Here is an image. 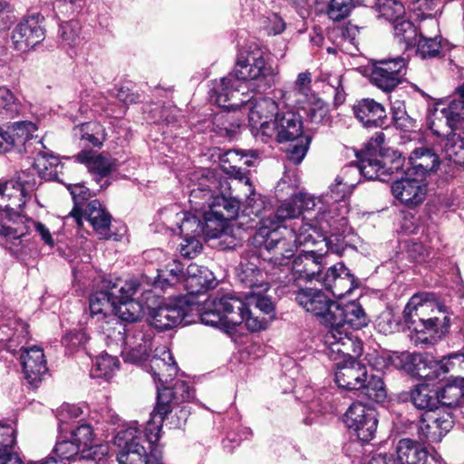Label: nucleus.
I'll return each mask as SVG.
<instances>
[{
	"mask_svg": "<svg viewBox=\"0 0 464 464\" xmlns=\"http://www.w3.org/2000/svg\"><path fill=\"white\" fill-rule=\"evenodd\" d=\"M437 396L440 404L450 408L459 406L460 400L464 397V379H455L452 382L446 384Z\"/></svg>",
	"mask_w": 464,
	"mask_h": 464,
	"instance_id": "nucleus-50",
	"label": "nucleus"
},
{
	"mask_svg": "<svg viewBox=\"0 0 464 464\" xmlns=\"http://www.w3.org/2000/svg\"><path fill=\"white\" fill-rule=\"evenodd\" d=\"M345 426L362 442L371 441L377 430V414L373 408L362 403H352L343 415Z\"/></svg>",
	"mask_w": 464,
	"mask_h": 464,
	"instance_id": "nucleus-16",
	"label": "nucleus"
},
{
	"mask_svg": "<svg viewBox=\"0 0 464 464\" xmlns=\"http://www.w3.org/2000/svg\"><path fill=\"white\" fill-rule=\"evenodd\" d=\"M266 292H245L246 302L231 295L208 298L200 314V321L206 325L225 331L233 330L242 323L252 332L265 329L267 324L265 317L256 315L248 306L254 305L262 314L272 317L275 307L271 299L265 295Z\"/></svg>",
	"mask_w": 464,
	"mask_h": 464,
	"instance_id": "nucleus-3",
	"label": "nucleus"
},
{
	"mask_svg": "<svg viewBox=\"0 0 464 464\" xmlns=\"http://www.w3.org/2000/svg\"><path fill=\"white\" fill-rule=\"evenodd\" d=\"M416 55L421 59H432L441 53L440 39L437 36H427L424 31H420L416 44Z\"/></svg>",
	"mask_w": 464,
	"mask_h": 464,
	"instance_id": "nucleus-53",
	"label": "nucleus"
},
{
	"mask_svg": "<svg viewBox=\"0 0 464 464\" xmlns=\"http://www.w3.org/2000/svg\"><path fill=\"white\" fill-rule=\"evenodd\" d=\"M426 294H417L411 296L403 310V318L410 329L416 333L439 332V326L448 328L450 317L443 316L441 321L438 316H430L435 310L442 312L441 306L426 298Z\"/></svg>",
	"mask_w": 464,
	"mask_h": 464,
	"instance_id": "nucleus-11",
	"label": "nucleus"
},
{
	"mask_svg": "<svg viewBox=\"0 0 464 464\" xmlns=\"http://www.w3.org/2000/svg\"><path fill=\"white\" fill-rule=\"evenodd\" d=\"M332 309V319L323 337L324 345L330 347L331 356L339 353H362L361 340L350 332V328L358 330L368 324L369 319L362 305L357 302L343 305L336 303Z\"/></svg>",
	"mask_w": 464,
	"mask_h": 464,
	"instance_id": "nucleus-4",
	"label": "nucleus"
},
{
	"mask_svg": "<svg viewBox=\"0 0 464 464\" xmlns=\"http://www.w3.org/2000/svg\"><path fill=\"white\" fill-rule=\"evenodd\" d=\"M248 107V125L252 135L260 140L262 130L266 126L272 124L273 120L279 113L278 103L272 98L262 97L254 102H246Z\"/></svg>",
	"mask_w": 464,
	"mask_h": 464,
	"instance_id": "nucleus-22",
	"label": "nucleus"
},
{
	"mask_svg": "<svg viewBox=\"0 0 464 464\" xmlns=\"http://www.w3.org/2000/svg\"><path fill=\"white\" fill-rule=\"evenodd\" d=\"M79 31L80 26L76 21H69L63 22L59 26V38L61 39V43L64 46L72 47L76 45L79 41Z\"/></svg>",
	"mask_w": 464,
	"mask_h": 464,
	"instance_id": "nucleus-63",
	"label": "nucleus"
},
{
	"mask_svg": "<svg viewBox=\"0 0 464 464\" xmlns=\"http://www.w3.org/2000/svg\"><path fill=\"white\" fill-rule=\"evenodd\" d=\"M82 450V459H95L98 451L104 454V447L94 443L92 428L86 423L79 425L72 431V439Z\"/></svg>",
	"mask_w": 464,
	"mask_h": 464,
	"instance_id": "nucleus-40",
	"label": "nucleus"
},
{
	"mask_svg": "<svg viewBox=\"0 0 464 464\" xmlns=\"http://www.w3.org/2000/svg\"><path fill=\"white\" fill-rule=\"evenodd\" d=\"M295 143L290 144L286 150V157L289 161L294 164H300L305 157L311 139L308 136H304L296 139Z\"/></svg>",
	"mask_w": 464,
	"mask_h": 464,
	"instance_id": "nucleus-64",
	"label": "nucleus"
},
{
	"mask_svg": "<svg viewBox=\"0 0 464 464\" xmlns=\"http://www.w3.org/2000/svg\"><path fill=\"white\" fill-rule=\"evenodd\" d=\"M183 283L189 295L202 294L217 285L215 276L209 269H203V273L197 277H184Z\"/></svg>",
	"mask_w": 464,
	"mask_h": 464,
	"instance_id": "nucleus-51",
	"label": "nucleus"
},
{
	"mask_svg": "<svg viewBox=\"0 0 464 464\" xmlns=\"http://www.w3.org/2000/svg\"><path fill=\"white\" fill-rule=\"evenodd\" d=\"M318 282L333 293L334 296L342 297L350 294L354 285V276L343 262L336 263L321 272Z\"/></svg>",
	"mask_w": 464,
	"mask_h": 464,
	"instance_id": "nucleus-27",
	"label": "nucleus"
},
{
	"mask_svg": "<svg viewBox=\"0 0 464 464\" xmlns=\"http://www.w3.org/2000/svg\"><path fill=\"white\" fill-rule=\"evenodd\" d=\"M257 261L256 257L252 260L243 258L237 267V278L245 288L248 289L247 292L268 291L269 289L268 283L258 269Z\"/></svg>",
	"mask_w": 464,
	"mask_h": 464,
	"instance_id": "nucleus-34",
	"label": "nucleus"
},
{
	"mask_svg": "<svg viewBox=\"0 0 464 464\" xmlns=\"http://www.w3.org/2000/svg\"><path fill=\"white\" fill-rule=\"evenodd\" d=\"M446 158L458 165H464V138L459 134L450 133L444 145Z\"/></svg>",
	"mask_w": 464,
	"mask_h": 464,
	"instance_id": "nucleus-56",
	"label": "nucleus"
},
{
	"mask_svg": "<svg viewBox=\"0 0 464 464\" xmlns=\"http://www.w3.org/2000/svg\"><path fill=\"white\" fill-rule=\"evenodd\" d=\"M459 98L453 99L446 108L441 110V113L446 118L447 124L455 128L458 123L464 120V82L458 87Z\"/></svg>",
	"mask_w": 464,
	"mask_h": 464,
	"instance_id": "nucleus-54",
	"label": "nucleus"
},
{
	"mask_svg": "<svg viewBox=\"0 0 464 464\" xmlns=\"http://www.w3.org/2000/svg\"><path fill=\"white\" fill-rule=\"evenodd\" d=\"M325 354L334 362V381L339 388L347 391L361 390L367 382L368 371L361 361L357 360L362 353L350 352L349 354L339 353L331 356L330 347L325 346Z\"/></svg>",
	"mask_w": 464,
	"mask_h": 464,
	"instance_id": "nucleus-12",
	"label": "nucleus"
},
{
	"mask_svg": "<svg viewBox=\"0 0 464 464\" xmlns=\"http://www.w3.org/2000/svg\"><path fill=\"white\" fill-rule=\"evenodd\" d=\"M198 213L199 216L190 214L188 212L181 214V222L178 223V225L179 232L183 237L200 238L204 234L213 237H218L219 234L214 229V225L209 223V227H208L206 220L202 217V212Z\"/></svg>",
	"mask_w": 464,
	"mask_h": 464,
	"instance_id": "nucleus-39",
	"label": "nucleus"
},
{
	"mask_svg": "<svg viewBox=\"0 0 464 464\" xmlns=\"http://www.w3.org/2000/svg\"><path fill=\"white\" fill-rule=\"evenodd\" d=\"M103 328L104 334L121 345V354L125 362L139 364L148 358L154 336L151 325L121 323L116 324L115 331L111 332V328Z\"/></svg>",
	"mask_w": 464,
	"mask_h": 464,
	"instance_id": "nucleus-8",
	"label": "nucleus"
},
{
	"mask_svg": "<svg viewBox=\"0 0 464 464\" xmlns=\"http://www.w3.org/2000/svg\"><path fill=\"white\" fill-rule=\"evenodd\" d=\"M304 137L303 121L301 116L292 111H286L273 120L269 126H266L261 133L260 141L269 143L272 141L284 142L295 141L296 139Z\"/></svg>",
	"mask_w": 464,
	"mask_h": 464,
	"instance_id": "nucleus-15",
	"label": "nucleus"
},
{
	"mask_svg": "<svg viewBox=\"0 0 464 464\" xmlns=\"http://www.w3.org/2000/svg\"><path fill=\"white\" fill-rule=\"evenodd\" d=\"M157 388V404L147 420L146 426L140 429L134 421L117 431L114 444L119 449L117 460L119 464H160L161 451L156 443L160 438L163 421L171 412V404L189 401L194 392L184 382L178 380Z\"/></svg>",
	"mask_w": 464,
	"mask_h": 464,
	"instance_id": "nucleus-1",
	"label": "nucleus"
},
{
	"mask_svg": "<svg viewBox=\"0 0 464 464\" xmlns=\"http://www.w3.org/2000/svg\"><path fill=\"white\" fill-rule=\"evenodd\" d=\"M73 136L80 140H85L94 147H101L106 140L104 128L96 121H90L76 126L73 129Z\"/></svg>",
	"mask_w": 464,
	"mask_h": 464,
	"instance_id": "nucleus-47",
	"label": "nucleus"
},
{
	"mask_svg": "<svg viewBox=\"0 0 464 464\" xmlns=\"http://www.w3.org/2000/svg\"><path fill=\"white\" fill-rule=\"evenodd\" d=\"M409 161L416 172L422 175L433 171L439 166V157L429 148H417L409 157Z\"/></svg>",
	"mask_w": 464,
	"mask_h": 464,
	"instance_id": "nucleus-45",
	"label": "nucleus"
},
{
	"mask_svg": "<svg viewBox=\"0 0 464 464\" xmlns=\"http://www.w3.org/2000/svg\"><path fill=\"white\" fill-rule=\"evenodd\" d=\"M20 361L26 382L33 388L38 387L48 372L43 349L37 345L21 348Z\"/></svg>",
	"mask_w": 464,
	"mask_h": 464,
	"instance_id": "nucleus-24",
	"label": "nucleus"
},
{
	"mask_svg": "<svg viewBox=\"0 0 464 464\" xmlns=\"http://www.w3.org/2000/svg\"><path fill=\"white\" fill-rule=\"evenodd\" d=\"M314 206V198L306 194L299 193L282 203L273 216L265 217L264 218H273L276 222L274 227H281L280 222L297 218L304 209H311Z\"/></svg>",
	"mask_w": 464,
	"mask_h": 464,
	"instance_id": "nucleus-32",
	"label": "nucleus"
},
{
	"mask_svg": "<svg viewBox=\"0 0 464 464\" xmlns=\"http://www.w3.org/2000/svg\"><path fill=\"white\" fill-rule=\"evenodd\" d=\"M391 191L401 205L413 208L424 201L427 187L422 180L405 177L394 180L392 183Z\"/></svg>",
	"mask_w": 464,
	"mask_h": 464,
	"instance_id": "nucleus-26",
	"label": "nucleus"
},
{
	"mask_svg": "<svg viewBox=\"0 0 464 464\" xmlns=\"http://www.w3.org/2000/svg\"><path fill=\"white\" fill-rule=\"evenodd\" d=\"M326 256L314 250L299 254L290 264V259L282 260L281 256L273 255L264 258V270L271 280L284 286L299 284V282H313L320 278L321 272L327 265Z\"/></svg>",
	"mask_w": 464,
	"mask_h": 464,
	"instance_id": "nucleus-5",
	"label": "nucleus"
},
{
	"mask_svg": "<svg viewBox=\"0 0 464 464\" xmlns=\"http://www.w3.org/2000/svg\"><path fill=\"white\" fill-rule=\"evenodd\" d=\"M411 401L418 410H424L425 412L429 411H436L440 408V399L437 396V392L431 390L427 384H420L415 386L410 394Z\"/></svg>",
	"mask_w": 464,
	"mask_h": 464,
	"instance_id": "nucleus-43",
	"label": "nucleus"
},
{
	"mask_svg": "<svg viewBox=\"0 0 464 464\" xmlns=\"http://www.w3.org/2000/svg\"><path fill=\"white\" fill-rule=\"evenodd\" d=\"M330 212H318L314 220L302 218L294 227H274L273 218H261L252 237V245L269 254L281 256L282 260L291 259L299 246L314 245L323 239L334 222L328 218Z\"/></svg>",
	"mask_w": 464,
	"mask_h": 464,
	"instance_id": "nucleus-2",
	"label": "nucleus"
},
{
	"mask_svg": "<svg viewBox=\"0 0 464 464\" xmlns=\"http://www.w3.org/2000/svg\"><path fill=\"white\" fill-rule=\"evenodd\" d=\"M198 179L197 188L191 189L189 194V203L191 208L198 212L206 208L208 201L211 200L217 194L219 182L215 175L209 170H204L199 176H196Z\"/></svg>",
	"mask_w": 464,
	"mask_h": 464,
	"instance_id": "nucleus-31",
	"label": "nucleus"
},
{
	"mask_svg": "<svg viewBox=\"0 0 464 464\" xmlns=\"http://www.w3.org/2000/svg\"><path fill=\"white\" fill-rule=\"evenodd\" d=\"M393 25V35L399 43L405 44V49L415 47L417 39L420 36V31H423V27L418 28L409 19L403 15L398 20L392 23Z\"/></svg>",
	"mask_w": 464,
	"mask_h": 464,
	"instance_id": "nucleus-44",
	"label": "nucleus"
},
{
	"mask_svg": "<svg viewBox=\"0 0 464 464\" xmlns=\"http://www.w3.org/2000/svg\"><path fill=\"white\" fill-rule=\"evenodd\" d=\"M113 314L124 324H138L137 321L142 316L143 308L136 300L121 301L115 303Z\"/></svg>",
	"mask_w": 464,
	"mask_h": 464,
	"instance_id": "nucleus-49",
	"label": "nucleus"
},
{
	"mask_svg": "<svg viewBox=\"0 0 464 464\" xmlns=\"http://www.w3.org/2000/svg\"><path fill=\"white\" fill-rule=\"evenodd\" d=\"M44 20V16L39 13L23 18L12 32L11 41L14 48L24 53L42 43L45 38V30L42 25Z\"/></svg>",
	"mask_w": 464,
	"mask_h": 464,
	"instance_id": "nucleus-18",
	"label": "nucleus"
},
{
	"mask_svg": "<svg viewBox=\"0 0 464 464\" xmlns=\"http://www.w3.org/2000/svg\"><path fill=\"white\" fill-rule=\"evenodd\" d=\"M239 208L240 202L237 198L216 194L207 202L206 208L198 212H202L207 226L209 227V223H212L214 229L220 234L228 221L237 218Z\"/></svg>",
	"mask_w": 464,
	"mask_h": 464,
	"instance_id": "nucleus-17",
	"label": "nucleus"
},
{
	"mask_svg": "<svg viewBox=\"0 0 464 464\" xmlns=\"http://www.w3.org/2000/svg\"><path fill=\"white\" fill-rule=\"evenodd\" d=\"M142 279L143 278L140 279L137 277H132L126 281L118 279L113 283L108 291L112 299L115 300V303L127 300H134L133 296L139 291H146L141 282Z\"/></svg>",
	"mask_w": 464,
	"mask_h": 464,
	"instance_id": "nucleus-46",
	"label": "nucleus"
},
{
	"mask_svg": "<svg viewBox=\"0 0 464 464\" xmlns=\"http://www.w3.org/2000/svg\"><path fill=\"white\" fill-rule=\"evenodd\" d=\"M407 61L403 57L373 60L369 65L371 82L384 92L393 91L404 79Z\"/></svg>",
	"mask_w": 464,
	"mask_h": 464,
	"instance_id": "nucleus-14",
	"label": "nucleus"
},
{
	"mask_svg": "<svg viewBox=\"0 0 464 464\" xmlns=\"http://www.w3.org/2000/svg\"><path fill=\"white\" fill-rule=\"evenodd\" d=\"M233 169L236 170L237 179L240 181H243L245 186L247 188V190L249 191V194L246 197V203L247 208H251V213L255 214L256 216L258 215L259 211L263 208V201L260 198V195H257L250 182V179L246 176L245 173L241 171V166L236 169V167H233Z\"/></svg>",
	"mask_w": 464,
	"mask_h": 464,
	"instance_id": "nucleus-61",
	"label": "nucleus"
},
{
	"mask_svg": "<svg viewBox=\"0 0 464 464\" xmlns=\"http://www.w3.org/2000/svg\"><path fill=\"white\" fill-rule=\"evenodd\" d=\"M183 266H184L178 260H173L171 263H169L164 269L159 270L158 276L153 280V286L166 290L169 287H172L183 282L185 277Z\"/></svg>",
	"mask_w": 464,
	"mask_h": 464,
	"instance_id": "nucleus-41",
	"label": "nucleus"
},
{
	"mask_svg": "<svg viewBox=\"0 0 464 464\" xmlns=\"http://www.w3.org/2000/svg\"><path fill=\"white\" fill-rule=\"evenodd\" d=\"M356 186L353 179H346L345 181L341 177H336L334 183H333L328 191L322 196V201L326 206L324 209L319 210L320 212H330L328 216L334 222L336 218L340 220L345 219V215L348 213V206L345 200L346 197L352 192Z\"/></svg>",
	"mask_w": 464,
	"mask_h": 464,
	"instance_id": "nucleus-20",
	"label": "nucleus"
},
{
	"mask_svg": "<svg viewBox=\"0 0 464 464\" xmlns=\"http://www.w3.org/2000/svg\"><path fill=\"white\" fill-rule=\"evenodd\" d=\"M358 121L366 128H382L386 123V111L373 99H362L353 107Z\"/></svg>",
	"mask_w": 464,
	"mask_h": 464,
	"instance_id": "nucleus-33",
	"label": "nucleus"
},
{
	"mask_svg": "<svg viewBox=\"0 0 464 464\" xmlns=\"http://www.w3.org/2000/svg\"><path fill=\"white\" fill-rule=\"evenodd\" d=\"M53 453L63 462L71 460L78 455L82 456V450L75 442L62 438L56 442Z\"/></svg>",
	"mask_w": 464,
	"mask_h": 464,
	"instance_id": "nucleus-62",
	"label": "nucleus"
},
{
	"mask_svg": "<svg viewBox=\"0 0 464 464\" xmlns=\"http://www.w3.org/2000/svg\"><path fill=\"white\" fill-rule=\"evenodd\" d=\"M298 304L306 312L318 317L320 322L328 329L334 304L336 302L332 300L323 290L317 288H302L295 297Z\"/></svg>",
	"mask_w": 464,
	"mask_h": 464,
	"instance_id": "nucleus-21",
	"label": "nucleus"
},
{
	"mask_svg": "<svg viewBox=\"0 0 464 464\" xmlns=\"http://www.w3.org/2000/svg\"><path fill=\"white\" fill-rule=\"evenodd\" d=\"M150 372L156 386L163 387L170 383L178 373V365L166 346H160L155 349V354L150 361Z\"/></svg>",
	"mask_w": 464,
	"mask_h": 464,
	"instance_id": "nucleus-29",
	"label": "nucleus"
},
{
	"mask_svg": "<svg viewBox=\"0 0 464 464\" xmlns=\"http://www.w3.org/2000/svg\"><path fill=\"white\" fill-rule=\"evenodd\" d=\"M74 202V208L70 214L65 218L67 224H74L80 227L82 225V215L79 206L90 196L89 188L81 184H68L66 185Z\"/></svg>",
	"mask_w": 464,
	"mask_h": 464,
	"instance_id": "nucleus-48",
	"label": "nucleus"
},
{
	"mask_svg": "<svg viewBox=\"0 0 464 464\" xmlns=\"http://www.w3.org/2000/svg\"><path fill=\"white\" fill-rule=\"evenodd\" d=\"M357 158L358 164L351 163L344 167L345 174L385 181L390 175L402 169L404 165V159L401 153L393 150H387L379 154L367 151L363 157L357 154Z\"/></svg>",
	"mask_w": 464,
	"mask_h": 464,
	"instance_id": "nucleus-10",
	"label": "nucleus"
},
{
	"mask_svg": "<svg viewBox=\"0 0 464 464\" xmlns=\"http://www.w3.org/2000/svg\"><path fill=\"white\" fill-rule=\"evenodd\" d=\"M375 8L380 16L390 21L392 24L405 14L404 5L397 0H377Z\"/></svg>",
	"mask_w": 464,
	"mask_h": 464,
	"instance_id": "nucleus-58",
	"label": "nucleus"
},
{
	"mask_svg": "<svg viewBox=\"0 0 464 464\" xmlns=\"http://www.w3.org/2000/svg\"><path fill=\"white\" fill-rule=\"evenodd\" d=\"M34 167L39 175L46 178H56L57 168L64 169V165L57 156L47 150L42 140H35Z\"/></svg>",
	"mask_w": 464,
	"mask_h": 464,
	"instance_id": "nucleus-36",
	"label": "nucleus"
},
{
	"mask_svg": "<svg viewBox=\"0 0 464 464\" xmlns=\"http://www.w3.org/2000/svg\"><path fill=\"white\" fill-rule=\"evenodd\" d=\"M232 72L240 82H256L261 91L275 85L278 74L269 53L256 42H249L239 49Z\"/></svg>",
	"mask_w": 464,
	"mask_h": 464,
	"instance_id": "nucleus-6",
	"label": "nucleus"
},
{
	"mask_svg": "<svg viewBox=\"0 0 464 464\" xmlns=\"http://www.w3.org/2000/svg\"><path fill=\"white\" fill-rule=\"evenodd\" d=\"M364 0H330L327 14L333 21H341L351 14L356 6L363 5Z\"/></svg>",
	"mask_w": 464,
	"mask_h": 464,
	"instance_id": "nucleus-57",
	"label": "nucleus"
},
{
	"mask_svg": "<svg viewBox=\"0 0 464 464\" xmlns=\"http://www.w3.org/2000/svg\"><path fill=\"white\" fill-rule=\"evenodd\" d=\"M362 389L370 400L376 402H382L387 397L383 380L377 374H372L370 378L367 377V382Z\"/></svg>",
	"mask_w": 464,
	"mask_h": 464,
	"instance_id": "nucleus-59",
	"label": "nucleus"
},
{
	"mask_svg": "<svg viewBox=\"0 0 464 464\" xmlns=\"http://www.w3.org/2000/svg\"><path fill=\"white\" fill-rule=\"evenodd\" d=\"M119 368V361L116 357L103 353L96 357L90 375L92 378L109 379Z\"/></svg>",
	"mask_w": 464,
	"mask_h": 464,
	"instance_id": "nucleus-55",
	"label": "nucleus"
},
{
	"mask_svg": "<svg viewBox=\"0 0 464 464\" xmlns=\"http://www.w3.org/2000/svg\"><path fill=\"white\" fill-rule=\"evenodd\" d=\"M192 301L188 296H179L168 304L160 305L151 313V321L148 324L159 331H166L179 324L188 325L193 322Z\"/></svg>",
	"mask_w": 464,
	"mask_h": 464,
	"instance_id": "nucleus-13",
	"label": "nucleus"
},
{
	"mask_svg": "<svg viewBox=\"0 0 464 464\" xmlns=\"http://www.w3.org/2000/svg\"><path fill=\"white\" fill-rule=\"evenodd\" d=\"M376 360L381 361L379 363H382L379 371H382L388 364H392L396 368H401L407 372H412L420 378L430 380L440 376L439 371L442 373H447L458 367L464 372L463 353H450L448 356L443 357L440 362L432 361L427 355L421 353H409L401 354L395 353L389 356L387 359L384 357H377ZM457 379H464V376L458 377Z\"/></svg>",
	"mask_w": 464,
	"mask_h": 464,
	"instance_id": "nucleus-7",
	"label": "nucleus"
},
{
	"mask_svg": "<svg viewBox=\"0 0 464 464\" xmlns=\"http://www.w3.org/2000/svg\"><path fill=\"white\" fill-rule=\"evenodd\" d=\"M14 430L9 425H0V464H23L14 451Z\"/></svg>",
	"mask_w": 464,
	"mask_h": 464,
	"instance_id": "nucleus-42",
	"label": "nucleus"
},
{
	"mask_svg": "<svg viewBox=\"0 0 464 464\" xmlns=\"http://www.w3.org/2000/svg\"><path fill=\"white\" fill-rule=\"evenodd\" d=\"M312 75L309 72H300L289 88L276 91V97L281 98L287 105H301L311 90Z\"/></svg>",
	"mask_w": 464,
	"mask_h": 464,
	"instance_id": "nucleus-37",
	"label": "nucleus"
},
{
	"mask_svg": "<svg viewBox=\"0 0 464 464\" xmlns=\"http://www.w3.org/2000/svg\"><path fill=\"white\" fill-rule=\"evenodd\" d=\"M453 417L444 410L429 411L420 419L419 435L429 442H439L452 429Z\"/></svg>",
	"mask_w": 464,
	"mask_h": 464,
	"instance_id": "nucleus-23",
	"label": "nucleus"
},
{
	"mask_svg": "<svg viewBox=\"0 0 464 464\" xmlns=\"http://www.w3.org/2000/svg\"><path fill=\"white\" fill-rule=\"evenodd\" d=\"M240 81L231 72L227 76L211 82L210 98L221 108L237 110L246 104L245 94L239 92Z\"/></svg>",
	"mask_w": 464,
	"mask_h": 464,
	"instance_id": "nucleus-19",
	"label": "nucleus"
},
{
	"mask_svg": "<svg viewBox=\"0 0 464 464\" xmlns=\"http://www.w3.org/2000/svg\"><path fill=\"white\" fill-rule=\"evenodd\" d=\"M36 130V125L29 121H16L8 126L7 140L10 143V150L14 149L19 153L34 156L35 140H41L34 135Z\"/></svg>",
	"mask_w": 464,
	"mask_h": 464,
	"instance_id": "nucleus-28",
	"label": "nucleus"
},
{
	"mask_svg": "<svg viewBox=\"0 0 464 464\" xmlns=\"http://www.w3.org/2000/svg\"><path fill=\"white\" fill-rule=\"evenodd\" d=\"M115 300L112 299L109 291H98L90 296L89 308L91 319L96 323H101V329L104 333V328L116 330V324H121L116 318L114 312Z\"/></svg>",
	"mask_w": 464,
	"mask_h": 464,
	"instance_id": "nucleus-25",
	"label": "nucleus"
},
{
	"mask_svg": "<svg viewBox=\"0 0 464 464\" xmlns=\"http://www.w3.org/2000/svg\"><path fill=\"white\" fill-rule=\"evenodd\" d=\"M76 160L86 165L89 171L93 175L95 182L101 188L109 186L107 179L116 169V160L110 156L96 154L93 151L82 150L76 156Z\"/></svg>",
	"mask_w": 464,
	"mask_h": 464,
	"instance_id": "nucleus-30",
	"label": "nucleus"
},
{
	"mask_svg": "<svg viewBox=\"0 0 464 464\" xmlns=\"http://www.w3.org/2000/svg\"><path fill=\"white\" fill-rule=\"evenodd\" d=\"M25 172L19 175L17 180L0 183V236L11 240L14 214L19 218L17 209L22 208L30 197L34 182L25 179Z\"/></svg>",
	"mask_w": 464,
	"mask_h": 464,
	"instance_id": "nucleus-9",
	"label": "nucleus"
},
{
	"mask_svg": "<svg viewBox=\"0 0 464 464\" xmlns=\"http://www.w3.org/2000/svg\"><path fill=\"white\" fill-rule=\"evenodd\" d=\"M338 221H341L340 218H336V221L334 226L330 227L327 234H324L322 240L325 242V246L329 251L342 256L344 251L351 246V244L346 240V236L343 234L333 232Z\"/></svg>",
	"mask_w": 464,
	"mask_h": 464,
	"instance_id": "nucleus-60",
	"label": "nucleus"
},
{
	"mask_svg": "<svg viewBox=\"0 0 464 464\" xmlns=\"http://www.w3.org/2000/svg\"><path fill=\"white\" fill-rule=\"evenodd\" d=\"M183 283L189 295L202 294L217 285L215 276L209 269H203V273L197 277H184Z\"/></svg>",
	"mask_w": 464,
	"mask_h": 464,
	"instance_id": "nucleus-52",
	"label": "nucleus"
},
{
	"mask_svg": "<svg viewBox=\"0 0 464 464\" xmlns=\"http://www.w3.org/2000/svg\"><path fill=\"white\" fill-rule=\"evenodd\" d=\"M19 218L14 214V221L13 224L15 227H13L12 230L15 231L11 237V240H14L13 244L14 246H18L22 243V238L25 237V235L29 232V230L34 227L35 231L40 235L42 240L49 246H53L54 241L53 237L49 231V229L42 223L36 222L31 218L23 217L21 215V208L17 209Z\"/></svg>",
	"mask_w": 464,
	"mask_h": 464,
	"instance_id": "nucleus-35",
	"label": "nucleus"
},
{
	"mask_svg": "<svg viewBox=\"0 0 464 464\" xmlns=\"http://www.w3.org/2000/svg\"><path fill=\"white\" fill-rule=\"evenodd\" d=\"M84 215L101 239H109L112 237L110 232L111 217L102 208L99 200L90 201L84 210Z\"/></svg>",
	"mask_w": 464,
	"mask_h": 464,
	"instance_id": "nucleus-38",
	"label": "nucleus"
}]
</instances>
